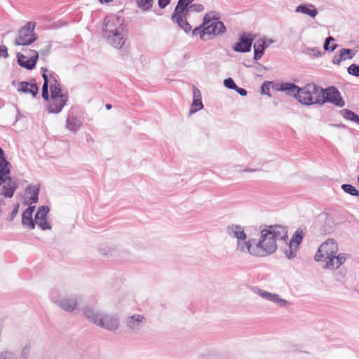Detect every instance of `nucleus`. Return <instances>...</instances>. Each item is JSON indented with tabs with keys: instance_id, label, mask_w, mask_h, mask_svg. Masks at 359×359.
<instances>
[{
	"instance_id": "obj_1",
	"label": "nucleus",
	"mask_w": 359,
	"mask_h": 359,
	"mask_svg": "<svg viewBox=\"0 0 359 359\" xmlns=\"http://www.w3.org/2000/svg\"><path fill=\"white\" fill-rule=\"evenodd\" d=\"M287 230L281 225L266 226L260 231V238L256 243L252 241L250 255L263 257L273 254L277 250V241L285 240Z\"/></svg>"
},
{
	"instance_id": "obj_2",
	"label": "nucleus",
	"mask_w": 359,
	"mask_h": 359,
	"mask_svg": "<svg viewBox=\"0 0 359 359\" xmlns=\"http://www.w3.org/2000/svg\"><path fill=\"white\" fill-rule=\"evenodd\" d=\"M128 31L124 19L120 16L109 15L105 18L103 36L111 46L120 49L127 39Z\"/></svg>"
},
{
	"instance_id": "obj_3",
	"label": "nucleus",
	"mask_w": 359,
	"mask_h": 359,
	"mask_svg": "<svg viewBox=\"0 0 359 359\" xmlns=\"http://www.w3.org/2000/svg\"><path fill=\"white\" fill-rule=\"evenodd\" d=\"M220 15L212 11L206 13L201 25L193 30L194 36H199L203 41L212 39L215 36L222 35L226 31L224 23L219 20Z\"/></svg>"
},
{
	"instance_id": "obj_4",
	"label": "nucleus",
	"mask_w": 359,
	"mask_h": 359,
	"mask_svg": "<svg viewBox=\"0 0 359 359\" xmlns=\"http://www.w3.org/2000/svg\"><path fill=\"white\" fill-rule=\"evenodd\" d=\"M83 313L88 320L110 332H115L119 328V318L116 315L100 312L89 306L83 309Z\"/></svg>"
},
{
	"instance_id": "obj_5",
	"label": "nucleus",
	"mask_w": 359,
	"mask_h": 359,
	"mask_svg": "<svg viewBox=\"0 0 359 359\" xmlns=\"http://www.w3.org/2000/svg\"><path fill=\"white\" fill-rule=\"evenodd\" d=\"M11 168L10 163L4 157V150L0 148V186L4 184L1 194L7 198L13 197L18 188V184L9 175Z\"/></svg>"
},
{
	"instance_id": "obj_6",
	"label": "nucleus",
	"mask_w": 359,
	"mask_h": 359,
	"mask_svg": "<svg viewBox=\"0 0 359 359\" xmlns=\"http://www.w3.org/2000/svg\"><path fill=\"white\" fill-rule=\"evenodd\" d=\"M226 231L231 238L236 240V250L237 252L245 255L250 254L252 241L254 240H247L248 236L244 226L237 224H231L226 226Z\"/></svg>"
},
{
	"instance_id": "obj_7",
	"label": "nucleus",
	"mask_w": 359,
	"mask_h": 359,
	"mask_svg": "<svg viewBox=\"0 0 359 359\" xmlns=\"http://www.w3.org/2000/svg\"><path fill=\"white\" fill-rule=\"evenodd\" d=\"M323 95V88L314 83H308L301 88L297 100L301 104L306 106L323 105L325 103V100L322 99Z\"/></svg>"
},
{
	"instance_id": "obj_8",
	"label": "nucleus",
	"mask_w": 359,
	"mask_h": 359,
	"mask_svg": "<svg viewBox=\"0 0 359 359\" xmlns=\"http://www.w3.org/2000/svg\"><path fill=\"white\" fill-rule=\"evenodd\" d=\"M194 0H179L171 16L172 22L177 23L186 33L191 30V27L187 22V15L190 13L188 6Z\"/></svg>"
},
{
	"instance_id": "obj_9",
	"label": "nucleus",
	"mask_w": 359,
	"mask_h": 359,
	"mask_svg": "<svg viewBox=\"0 0 359 359\" xmlns=\"http://www.w3.org/2000/svg\"><path fill=\"white\" fill-rule=\"evenodd\" d=\"M34 22H28L20 29L15 44L16 46H27L36 41V37L34 32Z\"/></svg>"
},
{
	"instance_id": "obj_10",
	"label": "nucleus",
	"mask_w": 359,
	"mask_h": 359,
	"mask_svg": "<svg viewBox=\"0 0 359 359\" xmlns=\"http://www.w3.org/2000/svg\"><path fill=\"white\" fill-rule=\"evenodd\" d=\"M124 323L129 333L137 334L142 332L147 325V320L144 315L133 314L127 316Z\"/></svg>"
},
{
	"instance_id": "obj_11",
	"label": "nucleus",
	"mask_w": 359,
	"mask_h": 359,
	"mask_svg": "<svg viewBox=\"0 0 359 359\" xmlns=\"http://www.w3.org/2000/svg\"><path fill=\"white\" fill-rule=\"evenodd\" d=\"M338 250L337 241L334 239H327L320 245L315 255V260L320 262L323 259L327 258V257L337 255Z\"/></svg>"
},
{
	"instance_id": "obj_12",
	"label": "nucleus",
	"mask_w": 359,
	"mask_h": 359,
	"mask_svg": "<svg viewBox=\"0 0 359 359\" xmlns=\"http://www.w3.org/2000/svg\"><path fill=\"white\" fill-rule=\"evenodd\" d=\"M255 292L263 299L273 303L279 307L288 308L292 305L290 301L282 298L278 294L269 292L262 289H257Z\"/></svg>"
},
{
	"instance_id": "obj_13",
	"label": "nucleus",
	"mask_w": 359,
	"mask_h": 359,
	"mask_svg": "<svg viewBox=\"0 0 359 359\" xmlns=\"http://www.w3.org/2000/svg\"><path fill=\"white\" fill-rule=\"evenodd\" d=\"M323 100L325 102H332L336 106L342 107L345 105V102L340 95L339 90L334 87H330L323 89Z\"/></svg>"
},
{
	"instance_id": "obj_14",
	"label": "nucleus",
	"mask_w": 359,
	"mask_h": 359,
	"mask_svg": "<svg viewBox=\"0 0 359 359\" xmlns=\"http://www.w3.org/2000/svg\"><path fill=\"white\" fill-rule=\"evenodd\" d=\"M54 303L62 309L72 312L75 310L77 303L78 297L76 295L65 296L54 301Z\"/></svg>"
},
{
	"instance_id": "obj_15",
	"label": "nucleus",
	"mask_w": 359,
	"mask_h": 359,
	"mask_svg": "<svg viewBox=\"0 0 359 359\" xmlns=\"http://www.w3.org/2000/svg\"><path fill=\"white\" fill-rule=\"evenodd\" d=\"M49 212L47 206H41L34 217V226L36 224L42 230H48L51 229L50 224L46 221V216Z\"/></svg>"
},
{
	"instance_id": "obj_16",
	"label": "nucleus",
	"mask_w": 359,
	"mask_h": 359,
	"mask_svg": "<svg viewBox=\"0 0 359 359\" xmlns=\"http://www.w3.org/2000/svg\"><path fill=\"white\" fill-rule=\"evenodd\" d=\"M253 38L250 34H243L240 36L238 41L233 47L236 52L248 53L251 50Z\"/></svg>"
},
{
	"instance_id": "obj_17",
	"label": "nucleus",
	"mask_w": 359,
	"mask_h": 359,
	"mask_svg": "<svg viewBox=\"0 0 359 359\" xmlns=\"http://www.w3.org/2000/svg\"><path fill=\"white\" fill-rule=\"evenodd\" d=\"M347 257L344 253H339L338 255H334L327 258L323 259L322 261L325 262V267L330 270H334L340 267L342 265Z\"/></svg>"
},
{
	"instance_id": "obj_18",
	"label": "nucleus",
	"mask_w": 359,
	"mask_h": 359,
	"mask_svg": "<svg viewBox=\"0 0 359 359\" xmlns=\"http://www.w3.org/2000/svg\"><path fill=\"white\" fill-rule=\"evenodd\" d=\"M33 54L34 56L29 58L27 55L18 53L17 54L18 64L27 69H34L39 58V53H34Z\"/></svg>"
},
{
	"instance_id": "obj_19",
	"label": "nucleus",
	"mask_w": 359,
	"mask_h": 359,
	"mask_svg": "<svg viewBox=\"0 0 359 359\" xmlns=\"http://www.w3.org/2000/svg\"><path fill=\"white\" fill-rule=\"evenodd\" d=\"M68 101V97L51 98L48 102L47 110L49 113L58 114Z\"/></svg>"
},
{
	"instance_id": "obj_20",
	"label": "nucleus",
	"mask_w": 359,
	"mask_h": 359,
	"mask_svg": "<svg viewBox=\"0 0 359 359\" xmlns=\"http://www.w3.org/2000/svg\"><path fill=\"white\" fill-rule=\"evenodd\" d=\"M203 108V104L201 101V92L197 88L193 86V101L189 110V115L197 112Z\"/></svg>"
},
{
	"instance_id": "obj_21",
	"label": "nucleus",
	"mask_w": 359,
	"mask_h": 359,
	"mask_svg": "<svg viewBox=\"0 0 359 359\" xmlns=\"http://www.w3.org/2000/svg\"><path fill=\"white\" fill-rule=\"evenodd\" d=\"M295 13H302L311 18H315L318 12L316 6L311 4H300L295 8Z\"/></svg>"
},
{
	"instance_id": "obj_22",
	"label": "nucleus",
	"mask_w": 359,
	"mask_h": 359,
	"mask_svg": "<svg viewBox=\"0 0 359 359\" xmlns=\"http://www.w3.org/2000/svg\"><path fill=\"white\" fill-rule=\"evenodd\" d=\"M17 90L23 93H29L35 97L39 91L38 86L36 83H29L27 81L20 82L18 85Z\"/></svg>"
},
{
	"instance_id": "obj_23",
	"label": "nucleus",
	"mask_w": 359,
	"mask_h": 359,
	"mask_svg": "<svg viewBox=\"0 0 359 359\" xmlns=\"http://www.w3.org/2000/svg\"><path fill=\"white\" fill-rule=\"evenodd\" d=\"M280 90L285 92L288 95L297 99L301 88L291 83H284L280 86Z\"/></svg>"
},
{
	"instance_id": "obj_24",
	"label": "nucleus",
	"mask_w": 359,
	"mask_h": 359,
	"mask_svg": "<svg viewBox=\"0 0 359 359\" xmlns=\"http://www.w3.org/2000/svg\"><path fill=\"white\" fill-rule=\"evenodd\" d=\"M352 57L351 49L342 48L339 50V53L338 55H335L334 56L332 62L335 65H339L341 62L347 59H351Z\"/></svg>"
},
{
	"instance_id": "obj_25",
	"label": "nucleus",
	"mask_w": 359,
	"mask_h": 359,
	"mask_svg": "<svg viewBox=\"0 0 359 359\" xmlns=\"http://www.w3.org/2000/svg\"><path fill=\"white\" fill-rule=\"evenodd\" d=\"M26 191L31 195L29 197L27 198L26 203L29 205L37 203L39 187L38 186H29Z\"/></svg>"
},
{
	"instance_id": "obj_26",
	"label": "nucleus",
	"mask_w": 359,
	"mask_h": 359,
	"mask_svg": "<svg viewBox=\"0 0 359 359\" xmlns=\"http://www.w3.org/2000/svg\"><path fill=\"white\" fill-rule=\"evenodd\" d=\"M81 125V121L75 116L67 117L66 120L67 128L75 133Z\"/></svg>"
},
{
	"instance_id": "obj_27",
	"label": "nucleus",
	"mask_w": 359,
	"mask_h": 359,
	"mask_svg": "<svg viewBox=\"0 0 359 359\" xmlns=\"http://www.w3.org/2000/svg\"><path fill=\"white\" fill-rule=\"evenodd\" d=\"M305 235V232L302 228H298L295 232L294 233L290 243L292 244V245H295L297 247H299L300 243L302 241V239Z\"/></svg>"
},
{
	"instance_id": "obj_28",
	"label": "nucleus",
	"mask_w": 359,
	"mask_h": 359,
	"mask_svg": "<svg viewBox=\"0 0 359 359\" xmlns=\"http://www.w3.org/2000/svg\"><path fill=\"white\" fill-rule=\"evenodd\" d=\"M254 59L255 60H260L264 53L265 48L260 40H257L254 43Z\"/></svg>"
},
{
	"instance_id": "obj_29",
	"label": "nucleus",
	"mask_w": 359,
	"mask_h": 359,
	"mask_svg": "<svg viewBox=\"0 0 359 359\" xmlns=\"http://www.w3.org/2000/svg\"><path fill=\"white\" fill-rule=\"evenodd\" d=\"M299 250V247L292 245L291 243H288L287 245L283 250L285 256L288 259H294L297 255V252Z\"/></svg>"
},
{
	"instance_id": "obj_30",
	"label": "nucleus",
	"mask_w": 359,
	"mask_h": 359,
	"mask_svg": "<svg viewBox=\"0 0 359 359\" xmlns=\"http://www.w3.org/2000/svg\"><path fill=\"white\" fill-rule=\"evenodd\" d=\"M34 219H32V215L23 212L22 215V224L30 229H34Z\"/></svg>"
},
{
	"instance_id": "obj_31",
	"label": "nucleus",
	"mask_w": 359,
	"mask_h": 359,
	"mask_svg": "<svg viewBox=\"0 0 359 359\" xmlns=\"http://www.w3.org/2000/svg\"><path fill=\"white\" fill-rule=\"evenodd\" d=\"M341 114L344 118L351 121H354L355 123L359 125V116H358L353 111L347 109H344L341 111Z\"/></svg>"
},
{
	"instance_id": "obj_32",
	"label": "nucleus",
	"mask_w": 359,
	"mask_h": 359,
	"mask_svg": "<svg viewBox=\"0 0 359 359\" xmlns=\"http://www.w3.org/2000/svg\"><path fill=\"white\" fill-rule=\"evenodd\" d=\"M155 0H136L137 7L143 11L151 10Z\"/></svg>"
},
{
	"instance_id": "obj_33",
	"label": "nucleus",
	"mask_w": 359,
	"mask_h": 359,
	"mask_svg": "<svg viewBox=\"0 0 359 359\" xmlns=\"http://www.w3.org/2000/svg\"><path fill=\"white\" fill-rule=\"evenodd\" d=\"M341 189L345 191L346 193L353 196H359V191L355 189V187H353L351 184H344L341 185Z\"/></svg>"
},
{
	"instance_id": "obj_34",
	"label": "nucleus",
	"mask_w": 359,
	"mask_h": 359,
	"mask_svg": "<svg viewBox=\"0 0 359 359\" xmlns=\"http://www.w3.org/2000/svg\"><path fill=\"white\" fill-rule=\"evenodd\" d=\"M51 98L68 97L67 94L62 93L61 87L50 86Z\"/></svg>"
},
{
	"instance_id": "obj_35",
	"label": "nucleus",
	"mask_w": 359,
	"mask_h": 359,
	"mask_svg": "<svg viewBox=\"0 0 359 359\" xmlns=\"http://www.w3.org/2000/svg\"><path fill=\"white\" fill-rule=\"evenodd\" d=\"M334 41V39L332 36L327 37L324 43V49L325 50L334 51L338 46L337 44H334L331 47H330V43Z\"/></svg>"
},
{
	"instance_id": "obj_36",
	"label": "nucleus",
	"mask_w": 359,
	"mask_h": 359,
	"mask_svg": "<svg viewBox=\"0 0 359 359\" xmlns=\"http://www.w3.org/2000/svg\"><path fill=\"white\" fill-rule=\"evenodd\" d=\"M189 12H202L204 10V6L201 4H193L188 6Z\"/></svg>"
},
{
	"instance_id": "obj_37",
	"label": "nucleus",
	"mask_w": 359,
	"mask_h": 359,
	"mask_svg": "<svg viewBox=\"0 0 359 359\" xmlns=\"http://www.w3.org/2000/svg\"><path fill=\"white\" fill-rule=\"evenodd\" d=\"M349 74L359 77V65L356 64L351 65L348 68Z\"/></svg>"
},
{
	"instance_id": "obj_38",
	"label": "nucleus",
	"mask_w": 359,
	"mask_h": 359,
	"mask_svg": "<svg viewBox=\"0 0 359 359\" xmlns=\"http://www.w3.org/2000/svg\"><path fill=\"white\" fill-rule=\"evenodd\" d=\"M224 85L229 89L234 90L236 88V84L231 78H228L224 80Z\"/></svg>"
},
{
	"instance_id": "obj_39",
	"label": "nucleus",
	"mask_w": 359,
	"mask_h": 359,
	"mask_svg": "<svg viewBox=\"0 0 359 359\" xmlns=\"http://www.w3.org/2000/svg\"><path fill=\"white\" fill-rule=\"evenodd\" d=\"M0 359H17V358L13 353L6 351L0 353Z\"/></svg>"
},
{
	"instance_id": "obj_40",
	"label": "nucleus",
	"mask_w": 359,
	"mask_h": 359,
	"mask_svg": "<svg viewBox=\"0 0 359 359\" xmlns=\"http://www.w3.org/2000/svg\"><path fill=\"white\" fill-rule=\"evenodd\" d=\"M50 49H51V45L47 44L44 48H43L40 50L42 59L45 60L46 57H47L49 55Z\"/></svg>"
},
{
	"instance_id": "obj_41",
	"label": "nucleus",
	"mask_w": 359,
	"mask_h": 359,
	"mask_svg": "<svg viewBox=\"0 0 359 359\" xmlns=\"http://www.w3.org/2000/svg\"><path fill=\"white\" fill-rule=\"evenodd\" d=\"M43 73L42 76L43 79V84L42 86V90H48V76L46 74L47 70L43 69Z\"/></svg>"
},
{
	"instance_id": "obj_42",
	"label": "nucleus",
	"mask_w": 359,
	"mask_h": 359,
	"mask_svg": "<svg viewBox=\"0 0 359 359\" xmlns=\"http://www.w3.org/2000/svg\"><path fill=\"white\" fill-rule=\"evenodd\" d=\"M8 57V49L5 46H0V58H7Z\"/></svg>"
},
{
	"instance_id": "obj_43",
	"label": "nucleus",
	"mask_w": 359,
	"mask_h": 359,
	"mask_svg": "<svg viewBox=\"0 0 359 359\" xmlns=\"http://www.w3.org/2000/svg\"><path fill=\"white\" fill-rule=\"evenodd\" d=\"M259 40L262 41V44H263L265 48H268L271 44L274 43V41L271 39H260Z\"/></svg>"
},
{
	"instance_id": "obj_44",
	"label": "nucleus",
	"mask_w": 359,
	"mask_h": 359,
	"mask_svg": "<svg viewBox=\"0 0 359 359\" xmlns=\"http://www.w3.org/2000/svg\"><path fill=\"white\" fill-rule=\"evenodd\" d=\"M170 0H158V6L161 8H165L169 4Z\"/></svg>"
},
{
	"instance_id": "obj_45",
	"label": "nucleus",
	"mask_w": 359,
	"mask_h": 359,
	"mask_svg": "<svg viewBox=\"0 0 359 359\" xmlns=\"http://www.w3.org/2000/svg\"><path fill=\"white\" fill-rule=\"evenodd\" d=\"M308 50H309L308 53L310 55H313L314 57H316L320 56V55H321V53H320V52L319 50H315L314 48L309 49Z\"/></svg>"
},
{
	"instance_id": "obj_46",
	"label": "nucleus",
	"mask_w": 359,
	"mask_h": 359,
	"mask_svg": "<svg viewBox=\"0 0 359 359\" xmlns=\"http://www.w3.org/2000/svg\"><path fill=\"white\" fill-rule=\"evenodd\" d=\"M239 95L241 96H245L247 95V91L244 88H239L236 86V89H234Z\"/></svg>"
},
{
	"instance_id": "obj_47",
	"label": "nucleus",
	"mask_w": 359,
	"mask_h": 359,
	"mask_svg": "<svg viewBox=\"0 0 359 359\" xmlns=\"http://www.w3.org/2000/svg\"><path fill=\"white\" fill-rule=\"evenodd\" d=\"M29 351H30L29 346L24 347L22 351V356L23 358H27L28 356V355L29 354Z\"/></svg>"
},
{
	"instance_id": "obj_48",
	"label": "nucleus",
	"mask_w": 359,
	"mask_h": 359,
	"mask_svg": "<svg viewBox=\"0 0 359 359\" xmlns=\"http://www.w3.org/2000/svg\"><path fill=\"white\" fill-rule=\"evenodd\" d=\"M50 86H55V87H60V83L57 82V81L55 79V77L51 76L50 78Z\"/></svg>"
},
{
	"instance_id": "obj_49",
	"label": "nucleus",
	"mask_w": 359,
	"mask_h": 359,
	"mask_svg": "<svg viewBox=\"0 0 359 359\" xmlns=\"http://www.w3.org/2000/svg\"><path fill=\"white\" fill-rule=\"evenodd\" d=\"M262 93L269 95V88L264 83L261 87Z\"/></svg>"
},
{
	"instance_id": "obj_50",
	"label": "nucleus",
	"mask_w": 359,
	"mask_h": 359,
	"mask_svg": "<svg viewBox=\"0 0 359 359\" xmlns=\"http://www.w3.org/2000/svg\"><path fill=\"white\" fill-rule=\"evenodd\" d=\"M42 97L45 100H48L49 97L48 90H42Z\"/></svg>"
},
{
	"instance_id": "obj_51",
	"label": "nucleus",
	"mask_w": 359,
	"mask_h": 359,
	"mask_svg": "<svg viewBox=\"0 0 359 359\" xmlns=\"http://www.w3.org/2000/svg\"><path fill=\"white\" fill-rule=\"evenodd\" d=\"M35 210V206H31L29 205L25 210V212H27V213H29V214H33V212Z\"/></svg>"
},
{
	"instance_id": "obj_52",
	"label": "nucleus",
	"mask_w": 359,
	"mask_h": 359,
	"mask_svg": "<svg viewBox=\"0 0 359 359\" xmlns=\"http://www.w3.org/2000/svg\"><path fill=\"white\" fill-rule=\"evenodd\" d=\"M18 205H17V206L14 208V210L11 212V220H12L13 218L15 217V215L18 213Z\"/></svg>"
},
{
	"instance_id": "obj_53",
	"label": "nucleus",
	"mask_w": 359,
	"mask_h": 359,
	"mask_svg": "<svg viewBox=\"0 0 359 359\" xmlns=\"http://www.w3.org/2000/svg\"><path fill=\"white\" fill-rule=\"evenodd\" d=\"M103 255H106V256H108V255H112V252H111V250L110 248H109L108 250H107V249L104 248L103 249Z\"/></svg>"
},
{
	"instance_id": "obj_54",
	"label": "nucleus",
	"mask_w": 359,
	"mask_h": 359,
	"mask_svg": "<svg viewBox=\"0 0 359 359\" xmlns=\"http://www.w3.org/2000/svg\"><path fill=\"white\" fill-rule=\"evenodd\" d=\"M34 53H38L36 50H30L29 52L28 55H27L29 58H30L32 56H34Z\"/></svg>"
},
{
	"instance_id": "obj_55",
	"label": "nucleus",
	"mask_w": 359,
	"mask_h": 359,
	"mask_svg": "<svg viewBox=\"0 0 359 359\" xmlns=\"http://www.w3.org/2000/svg\"><path fill=\"white\" fill-rule=\"evenodd\" d=\"M257 170L256 169H251V168H248V169H245L243 170V172H255Z\"/></svg>"
},
{
	"instance_id": "obj_56",
	"label": "nucleus",
	"mask_w": 359,
	"mask_h": 359,
	"mask_svg": "<svg viewBox=\"0 0 359 359\" xmlns=\"http://www.w3.org/2000/svg\"><path fill=\"white\" fill-rule=\"evenodd\" d=\"M101 3H103V2H105V3H107V2H109V1H111L112 0H99Z\"/></svg>"
},
{
	"instance_id": "obj_57",
	"label": "nucleus",
	"mask_w": 359,
	"mask_h": 359,
	"mask_svg": "<svg viewBox=\"0 0 359 359\" xmlns=\"http://www.w3.org/2000/svg\"><path fill=\"white\" fill-rule=\"evenodd\" d=\"M20 116V111H19V110H18V115H17V117H16V120L17 121L19 119Z\"/></svg>"
},
{
	"instance_id": "obj_58",
	"label": "nucleus",
	"mask_w": 359,
	"mask_h": 359,
	"mask_svg": "<svg viewBox=\"0 0 359 359\" xmlns=\"http://www.w3.org/2000/svg\"><path fill=\"white\" fill-rule=\"evenodd\" d=\"M111 105H110V104H106V108H107V109H111Z\"/></svg>"
},
{
	"instance_id": "obj_59",
	"label": "nucleus",
	"mask_w": 359,
	"mask_h": 359,
	"mask_svg": "<svg viewBox=\"0 0 359 359\" xmlns=\"http://www.w3.org/2000/svg\"><path fill=\"white\" fill-rule=\"evenodd\" d=\"M358 181L359 182V174H358Z\"/></svg>"
}]
</instances>
